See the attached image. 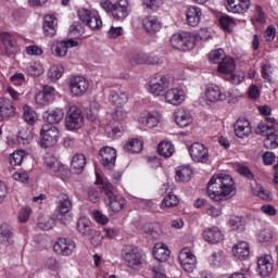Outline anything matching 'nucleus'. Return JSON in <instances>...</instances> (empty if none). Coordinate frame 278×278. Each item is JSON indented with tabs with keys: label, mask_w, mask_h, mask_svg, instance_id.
Here are the masks:
<instances>
[{
	"label": "nucleus",
	"mask_w": 278,
	"mask_h": 278,
	"mask_svg": "<svg viewBox=\"0 0 278 278\" xmlns=\"http://www.w3.org/2000/svg\"><path fill=\"white\" fill-rule=\"evenodd\" d=\"M239 175H242L243 177H247V179H254L255 176L253 175V172L248 166L241 165L238 167Z\"/></svg>",
	"instance_id": "bf43d9fd"
},
{
	"label": "nucleus",
	"mask_w": 278,
	"mask_h": 278,
	"mask_svg": "<svg viewBox=\"0 0 278 278\" xmlns=\"http://www.w3.org/2000/svg\"><path fill=\"white\" fill-rule=\"evenodd\" d=\"M232 255L238 260H247V257L251 255V251L249 250V243L245 241H239L232 247Z\"/></svg>",
	"instance_id": "2f4dec72"
},
{
	"label": "nucleus",
	"mask_w": 278,
	"mask_h": 278,
	"mask_svg": "<svg viewBox=\"0 0 278 278\" xmlns=\"http://www.w3.org/2000/svg\"><path fill=\"white\" fill-rule=\"evenodd\" d=\"M76 229L80 236H84L85 238H89L91 244L93 247H99L101 242L103 241V236H101V232L92 229V222L86 217H80L77 220Z\"/></svg>",
	"instance_id": "f03ea898"
},
{
	"label": "nucleus",
	"mask_w": 278,
	"mask_h": 278,
	"mask_svg": "<svg viewBox=\"0 0 278 278\" xmlns=\"http://www.w3.org/2000/svg\"><path fill=\"white\" fill-rule=\"evenodd\" d=\"M251 8V0H227V10L233 14H244Z\"/></svg>",
	"instance_id": "6ab92c4d"
},
{
	"label": "nucleus",
	"mask_w": 278,
	"mask_h": 278,
	"mask_svg": "<svg viewBox=\"0 0 278 278\" xmlns=\"http://www.w3.org/2000/svg\"><path fill=\"white\" fill-rule=\"evenodd\" d=\"M86 168V155L81 153H77L73 156L72 163H71V169L76 175H81Z\"/></svg>",
	"instance_id": "473e14b6"
},
{
	"label": "nucleus",
	"mask_w": 278,
	"mask_h": 278,
	"mask_svg": "<svg viewBox=\"0 0 278 278\" xmlns=\"http://www.w3.org/2000/svg\"><path fill=\"white\" fill-rule=\"evenodd\" d=\"M112 15L116 21H123L129 16V1L118 0L112 7Z\"/></svg>",
	"instance_id": "f3484780"
},
{
	"label": "nucleus",
	"mask_w": 278,
	"mask_h": 278,
	"mask_svg": "<svg viewBox=\"0 0 278 278\" xmlns=\"http://www.w3.org/2000/svg\"><path fill=\"white\" fill-rule=\"evenodd\" d=\"M109 101L112 105H115V108H123V105L129 101V94L122 89L111 90Z\"/></svg>",
	"instance_id": "4be33fe9"
},
{
	"label": "nucleus",
	"mask_w": 278,
	"mask_h": 278,
	"mask_svg": "<svg viewBox=\"0 0 278 278\" xmlns=\"http://www.w3.org/2000/svg\"><path fill=\"white\" fill-rule=\"evenodd\" d=\"M30 216H31V208L24 207L20 212L18 220H20V223H27V220H29Z\"/></svg>",
	"instance_id": "052dcab7"
},
{
	"label": "nucleus",
	"mask_w": 278,
	"mask_h": 278,
	"mask_svg": "<svg viewBox=\"0 0 278 278\" xmlns=\"http://www.w3.org/2000/svg\"><path fill=\"white\" fill-rule=\"evenodd\" d=\"M54 92H55V88L49 85H46L43 86L42 91L39 92L35 99L37 103H39V105H47L48 103H50V101H53Z\"/></svg>",
	"instance_id": "c756f323"
},
{
	"label": "nucleus",
	"mask_w": 278,
	"mask_h": 278,
	"mask_svg": "<svg viewBox=\"0 0 278 278\" xmlns=\"http://www.w3.org/2000/svg\"><path fill=\"white\" fill-rule=\"evenodd\" d=\"M46 166L50 168L51 173H60V162H58V159L51 154H47L46 157Z\"/></svg>",
	"instance_id": "a18cd8bd"
},
{
	"label": "nucleus",
	"mask_w": 278,
	"mask_h": 278,
	"mask_svg": "<svg viewBox=\"0 0 278 278\" xmlns=\"http://www.w3.org/2000/svg\"><path fill=\"white\" fill-rule=\"evenodd\" d=\"M178 260L186 273H193L197 268V256L186 248L180 251Z\"/></svg>",
	"instance_id": "dca6fc26"
},
{
	"label": "nucleus",
	"mask_w": 278,
	"mask_h": 278,
	"mask_svg": "<svg viewBox=\"0 0 278 278\" xmlns=\"http://www.w3.org/2000/svg\"><path fill=\"white\" fill-rule=\"evenodd\" d=\"M85 29L84 25L79 22H74L73 25L70 26V35L74 38H79L80 36H84Z\"/></svg>",
	"instance_id": "3c124183"
},
{
	"label": "nucleus",
	"mask_w": 278,
	"mask_h": 278,
	"mask_svg": "<svg viewBox=\"0 0 278 278\" xmlns=\"http://www.w3.org/2000/svg\"><path fill=\"white\" fill-rule=\"evenodd\" d=\"M168 86H170V81L166 77L161 76L159 81L156 79L150 81V92L154 97H160Z\"/></svg>",
	"instance_id": "cd10ccee"
},
{
	"label": "nucleus",
	"mask_w": 278,
	"mask_h": 278,
	"mask_svg": "<svg viewBox=\"0 0 278 278\" xmlns=\"http://www.w3.org/2000/svg\"><path fill=\"white\" fill-rule=\"evenodd\" d=\"M84 125V115H81V109L75 105L70 106L66 117H65V127L70 131H75L81 129Z\"/></svg>",
	"instance_id": "1a4fd4ad"
},
{
	"label": "nucleus",
	"mask_w": 278,
	"mask_h": 278,
	"mask_svg": "<svg viewBox=\"0 0 278 278\" xmlns=\"http://www.w3.org/2000/svg\"><path fill=\"white\" fill-rule=\"evenodd\" d=\"M58 33V18L55 15H46L43 17V34L45 36L53 37Z\"/></svg>",
	"instance_id": "bb28decb"
},
{
	"label": "nucleus",
	"mask_w": 278,
	"mask_h": 278,
	"mask_svg": "<svg viewBox=\"0 0 278 278\" xmlns=\"http://www.w3.org/2000/svg\"><path fill=\"white\" fill-rule=\"evenodd\" d=\"M123 34V27L112 26L108 33L109 38H118Z\"/></svg>",
	"instance_id": "774afa93"
},
{
	"label": "nucleus",
	"mask_w": 278,
	"mask_h": 278,
	"mask_svg": "<svg viewBox=\"0 0 278 278\" xmlns=\"http://www.w3.org/2000/svg\"><path fill=\"white\" fill-rule=\"evenodd\" d=\"M192 179V168L189 166L180 167L176 170V180L190 181Z\"/></svg>",
	"instance_id": "4c0bfd02"
},
{
	"label": "nucleus",
	"mask_w": 278,
	"mask_h": 278,
	"mask_svg": "<svg viewBox=\"0 0 278 278\" xmlns=\"http://www.w3.org/2000/svg\"><path fill=\"white\" fill-rule=\"evenodd\" d=\"M102 184V192L105 197V201L112 199V197H116L114 194V187L112 186V182H101Z\"/></svg>",
	"instance_id": "864d4df0"
},
{
	"label": "nucleus",
	"mask_w": 278,
	"mask_h": 278,
	"mask_svg": "<svg viewBox=\"0 0 278 278\" xmlns=\"http://www.w3.org/2000/svg\"><path fill=\"white\" fill-rule=\"evenodd\" d=\"M229 225L232 229V231H238L240 227L244 226V219L242 217L233 216L229 220Z\"/></svg>",
	"instance_id": "6e6d98bb"
},
{
	"label": "nucleus",
	"mask_w": 278,
	"mask_h": 278,
	"mask_svg": "<svg viewBox=\"0 0 278 278\" xmlns=\"http://www.w3.org/2000/svg\"><path fill=\"white\" fill-rule=\"evenodd\" d=\"M54 251L61 255H71L75 251V241L66 238H61L54 244Z\"/></svg>",
	"instance_id": "412c9836"
},
{
	"label": "nucleus",
	"mask_w": 278,
	"mask_h": 278,
	"mask_svg": "<svg viewBox=\"0 0 278 278\" xmlns=\"http://www.w3.org/2000/svg\"><path fill=\"white\" fill-rule=\"evenodd\" d=\"M189 154L193 162L199 164H205L210 160V151L200 142H194L190 146Z\"/></svg>",
	"instance_id": "f8f14e48"
},
{
	"label": "nucleus",
	"mask_w": 278,
	"mask_h": 278,
	"mask_svg": "<svg viewBox=\"0 0 278 278\" xmlns=\"http://www.w3.org/2000/svg\"><path fill=\"white\" fill-rule=\"evenodd\" d=\"M206 99L211 103H216V101H227V93L220 90V87L216 85H211L206 88Z\"/></svg>",
	"instance_id": "a878e982"
},
{
	"label": "nucleus",
	"mask_w": 278,
	"mask_h": 278,
	"mask_svg": "<svg viewBox=\"0 0 278 278\" xmlns=\"http://www.w3.org/2000/svg\"><path fill=\"white\" fill-rule=\"evenodd\" d=\"M16 114V108L12 100L8 98H0V117L10 118Z\"/></svg>",
	"instance_id": "c85d7f7f"
},
{
	"label": "nucleus",
	"mask_w": 278,
	"mask_h": 278,
	"mask_svg": "<svg viewBox=\"0 0 278 278\" xmlns=\"http://www.w3.org/2000/svg\"><path fill=\"white\" fill-rule=\"evenodd\" d=\"M257 273L261 275V277H268V275L273 273V263H270L268 256L258 258Z\"/></svg>",
	"instance_id": "c9c22d12"
},
{
	"label": "nucleus",
	"mask_w": 278,
	"mask_h": 278,
	"mask_svg": "<svg viewBox=\"0 0 278 278\" xmlns=\"http://www.w3.org/2000/svg\"><path fill=\"white\" fill-rule=\"evenodd\" d=\"M28 73L33 77H40L43 73L42 66L40 64L35 63L28 67Z\"/></svg>",
	"instance_id": "13d9d810"
},
{
	"label": "nucleus",
	"mask_w": 278,
	"mask_h": 278,
	"mask_svg": "<svg viewBox=\"0 0 278 278\" xmlns=\"http://www.w3.org/2000/svg\"><path fill=\"white\" fill-rule=\"evenodd\" d=\"M100 163L105 170H112L116 166V149L112 147H104L99 151Z\"/></svg>",
	"instance_id": "ddd939ff"
},
{
	"label": "nucleus",
	"mask_w": 278,
	"mask_h": 278,
	"mask_svg": "<svg viewBox=\"0 0 278 278\" xmlns=\"http://www.w3.org/2000/svg\"><path fill=\"white\" fill-rule=\"evenodd\" d=\"M256 191H254V194H256V197H260L261 199H269L270 198V193L266 190H264V187H262V185L256 186Z\"/></svg>",
	"instance_id": "69168bd1"
},
{
	"label": "nucleus",
	"mask_w": 278,
	"mask_h": 278,
	"mask_svg": "<svg viewBox=\"0 0 278 278\" xmlns=\"http://www.w3.org/2000/svg\"><path fill=\"white\" fill-rule=\"evenodd\" d=\"M56 200L59 205V220H61L63 225H68V223L73 220V216H71V210H73V201L66 193H59L56 195Z\"/></svg>",
	"instance_id": "423d86ee"
},
{
	"label": "nucleus",
	"mask_w": 278,
	"mask_h": 278,
	"mask_svg": "<svg viewBox=\"0 0 278 278\" xmlns=\"http://www.w3.org/2000/svg\"><path fill=\"white\" fill-rule=\"evenodd\" d=\"M176 124L180 127H188L190 123H192V115L190 114V111L178 109V111L174 114Z\"/></svg>",
	"instance_id": "f704fd0d"
},
{
	"label": "nucleus",
	"mask_w": 278,
	"mask_h": 278,
	"mask_svg": "<svg viewBox=\"0 0 278 278\" xmlns=\"http://www.w3.org/2000/svg\"><path fill=\"white\" fill-rule=\"evenodd\" d=\"M153 255L155 260L162 264V262H168V258L170 257V250H168L164 243H156L154 245Z\"/></svg>",
	"instance_id": "7c9ffc66"
},
{
	"label": "nucleus",
	"mask_w": 278,
	"mask_h": 278,
	"mask_svg": "<svg viewBox=\"0 0 278 278\" xmlns=\"http://www.w3.org/2000/svg\"><path fill=\"white\" fill-rule=\"evenodd\" d=\"M142 27L148 34H157L162 29V22L157 17L149 15L142 20Z\"/></svg>",
	"instance_id": "393cba45"
},
{
	"label": "nucleus",
	"mask_w": 278,
	"mask_h": 278,
	"mask_svg": "<svg viewBox=\"0 0 278 278\" xmlns=\"http://www.w3.org/2000/svg\"><path fill=\"white\" fill-rule=\"evenodd\" d=\"M55 225V219L51 217H41L38 222L39 229H42V231H49V229H53V226Z\"/></svg>",
	"instance_id": "8fccbe9b"
},
{
	"label": "nucleus",
	"mask_w": 278,
	"mask_h": 278,
	"mask_svg": "<svg viewBox=\"0 0 278 278\" xmlns=\"http://www.w3.org/2000/svg\"><path fill=\"white\" fill-rule=\"evenodd\" d=\"M92 216H93L94 220H97V223H100V225H108V223H109V220H110V219L108 218V216L101 214V212H99V211H97V210H94V211L92 212Z\"/></svg>",
	"instance_id": "680f3d73"
},
{
	"label": "nucleus",
	"mask_w": 278,
	"mask_h": 278,
	"mask_svg": "<svg viewBox=\"0 0 278 278\" xmlns=\"http://www.w3.org/2000/svg\"><path fill=\"white\" fill-rule=\"evenodd\" d=\"M248 94L250 99H260V88H257V85H251Z\"/></svg>",
	"instance_id": "338daca9"
},
{
	"label": "nucleus",
	"mask_w": 278,
	"mask_h": 278,
	"mask_svg": "<svg viewBox=\"0 0 278 278\" xmlns=\"http://www.w3.org/2000/svg\"><path fill=\"white\" fill-rule=\"evenodd\" d=\"M207 194L213 201H227L236 194L233 178L226 174L213 176L207 184Z\"/></svg>",
	"instance_id": "f257e3e1"
},
{
	"label": "nucleus",
	"mask_w": 278,
	"mask_h": 278,
	"mask_svg": "<svg viewBox=\"0 0 278 278\" xmlns=\"http://www.w3.org/2000/svg\"><path fill=\"white\" fill-rule=\"evenodd\" d=\"M122 256L129 268H138L144 262V254L132 245H126L123 249Z\"/></svg>",
	"instance_id": "6e6552de"
},
{
	"label": "nucleus",
	"mask_w": 278,
	"mask_h": 278,
	"mask_svg": "<svg viewBox=\"0 0 278 278\" xmlns=\"http://www.w3.org/2000/svg\"><path fill=\"white\" fill-rule=\"evenodd\" d=\"M16 51H18V49L16 48L15 37L10 33H2L0 35V53L10 58L14 55Z\"/></svg>",
	"instance_id": "9d476101"
},
{
	"label": "nucleus",
	"mask_w": 278,
	"mask_h": 278,
	"mask_svg": "<svg viewBox=\"0 0 278 278\" xmlns=\"http://www.w3.org/2000/svg\"><path fill=\"white\" fill-rule=\"evenodd\" d=\"M165 100L170 105H181L186 101V92L180 88H172L165 92Z\"/></svg>",
	"instance_id": "a211bd4d"
},
{
	"label": "nucleus",
	"mask_w": 278,
	"mask_h": 278,
	"mask_svg": "<svg viewBox=\"0 0 278 278\" xmlns=\"http://www.w3.org/2000/svg\"><path fill=\"white\" fill-rule=\"evenodd\" d=\"M78 16L81 23H86L90 29H101L103 27V22L101 16L97 12H91L89 10L83 9L78 11Z\"/></svg>",
	"instance_id": "9b49d317"
},
{
	"label": "nucleus",
	"mask_w": 278,
	"mask_h": 278,
	"mask_svg": "<svg viewBox=\"0 0 278 278\" xmlns=\"http://www.w3.org/2000/svg\"><path fill=\"white\" fill-rule=\"evenodd\" d=\"M31 138H34V136L31 135V130H29L28 128H22L17 135V142H20L21 144H27L29 140H31Z\"/></svg>",
	"instance_id": "09e8293b"
},
{
	"label": "nucleus",
	"mask_w": 278,
	"mask_h": 278,
	"mask_svg": "<svg viewBox=\"0 0 278 278\" xmlns=\"http://www.w3.org/2000/svg\"><path fill=\"white\" fill-rule=\"evenodd\" d=\"M177 205H179V199L173 193H168L167 195H165L162 202L163 207H175Z\"/></svg>",
	"instance_id": "603ef678"
},
{
	"label": "nucleus",
	"mask_w": 278,
	"mask_h": 278,
	"mask_svg": "<svg viewBox=\"0 0 278 278\" xmlns=\"http://www.w3.org/2000/svg\"><path fill=\"white\" fill-rule=\"evenodd\" d=\"M79 42L74 39H67L63 41H53L51 45V52L56 58H65L68 53V49H73V47H78Z\"/></svg>",
	"instance_id": "4468645a"
},
{
	"label": "nucleus",
	"mask_w": 278,
	"mask_h": 278,
	"mask_svg": "<svg viewBox=\"0 0 278 278\" xmlns=\"http://www.w3.org/2000/svg\"><path fill=\"white\" fill-rule=\"evenodd\" d=\"M258 242H270L273 240V233L270 230H262L257 237Z\"/></svg>",
	"instance_id": "e2e57ef3"
},
{
	"label": "nucleus",
	"mask_w": 278,
	"mask_h": 278,
	"mask_svg": "<svg viewBox=\"0 0 278 278\" xmlns=\"http://www.w3.org/2000/svg\"><path fill=\"white\" fill-rule=\"evenodd\" d=\"M169 42L178 51H190L194 49L197 37L191 33H177L172 36Z\"/></svg>",
	"instance_id": "39448f33"
},
{
	"label": "nucleus",
	"mask_w": 278,
	"mask_h": 278,
	"mask_svg": "<svg viewBox=\"0 0 278 278\" xmlns=\"http://www.w3.org/2000/svg\"><path fill=\"white\" fill-rule=\"evenodd\" d=\"M128 153H140L142 151V141L140 139H131L124 146Z\"/></svg>",
	"instance_id": "58836bf2"
},
{
	"label": "nucleus",
	"mask_w": 278,
	"mask_h": 278,
	"mask_svg": "<svg viewBox=\"0 0 278 278\" xmlns=\"http://www.w3.org/2000/svg\"><path fill=\"white\" fill-rule=\"evenodd\" d=\"M187 23L190 27H197L201 23V17L203 16V11L201 8L191 5L186 11Z\"/></svg>",
	"instance_id": "5701e85b"
},
{
	"label": "nucleus",
	"mask_w": 278,
	"mask_h": 278,
	"mask_svg": "<svg viewBox=\"0 0 278 278\" xmlns=\"http://www.w3.org/2000/svg\"><path fill=\"white\" fill-rule=\"evenodd\" d=\"M89 86L84 76H73L70 79V90L74 97H84L88 92Z\"/></svg>",
	"instance_id": "2eb2a0df"
},
{
	"label": "nucleus",
	"mask_w": 278,
	"mask_h": 278,
	"mask_svg": "<svg viewBox=\"0 0 278 278\" xmlns=\"http://www.w3.org/2000/svg\"><path fill=\"white\" fill-rule=\"evenodd\" d=\"M219 25L224 29H229V27H233V25H236V23L233 22V20L230 16L224 15L219 18Z\"/></svg>",
	"instance_id": "4d7b16f0"
},
{
	"label": "nucleus",
	"mask_w": 278,
	"mask_h": 278,
	"mask_svg": "<svg viewBox=\"0 0 278 278\" xmlns=\"http://www.w3.org/2000/svg\"><path fill=\"white\" fill-rule=\"evenodd\" d=\"M141 123L144 127H148V129H153V127H157L160 118L157 115H153V113H148V115L141 119Z\"/></svg>",
	"instance_id": "c03bdc74"
},
{
	"label": "nucleus",
	"mask_w": 278,
	"mask_h": 278,
	"mask_svg": "<svg viewBox=\"0 0 278 278\" xmlns=\"http://www.w3.org/2000/svg\"><path fill=\"white\" fill-rule=\"evenodd\" d=\"M23 118L28 125H34L36 123V111L29 105L23 106Z\"/></svg>",
	"instance_id": "a19ab883"
},
{
	"label": "nucleus",
	"mask_w": 278,
	"mask_h": 278,
	"mask_svg": "<svg viewBox=\"0 0 278 278\" xmlns=\"http://www.w3.org/2000/svg\"><path fill=\"white\" fill-rule=\"evenodd\" d=\"M105 202L110 205L112 212H121L125 207L126 200L121 195H113Z\"/></svg>",
	"instance_id": "e433bc0d"
},
{
	"label": "nucleus",
	"mask_w": 278,
	"mask_h": 278,
	"mask_svg": "<svg viewBox=\"0 0 278 278\" xmlns=\"http://www.w3.org/2000/svg\"><path fill=\"white\" fill-rule=\"evenodd\" d=\"M40 147L42 149H49L58 144V138H60V130H58V127L51 124H46L40 130Z\"/></svg>",
	"instance_id": "0eeeda50"
},
{
	"label": "nucleus",
	"mask_w": 278,
	"mask_h": 278,
	"mask_svg": "<svg viewBox=\"0 0 278 278\" xmlns=\"http://www.w3.org/2000/svg\"><path fill=\"white\" fill-rule=\"evenodd\" d=\"M0 243L2 247H11V244H14V236L10 229H4L0 232Z\"/></svg>",
	"instance_id": "37998d69"
},
{
	"label": "nucleus",
	"mask_w": 278,
	"mask_h": 278,
	"mask_svg": "<svg viewBox=\"0 0 278 278\" xmlns=\"http://www.w3.org/2000/svg\"><path fill=\"white\" fill-rule=\"evenodd\" d=\"M203 238L206 242L216 244L218 242H222L223 232H220V229H218V227L206 228L203 232Z\"/></svg>",
	"instance_id": "72a5a7b5"
},
{
	"label": "nucleus",
	"mask_w": 278,
	"mask_h": 278,
	"mask_svg": "<svg viewBox=\"0 0 278 278\" xmlns=\"http://www.w3.org/2000/svg\"><path fill=\"white\" fill-rule=\"evenodd\" d=\"M142 3L149 10H157L162 5V0H142Z\"/></svg>",
	"instance_id": "0e129e2a"
},
{
	"label": "nucleus",
	"mask_w": 278,
	"mask_h": 278,
	"mask_svg": "<svg viewBox=\"0 0 278 278\" xmlns=\"http://www.w3.org/2000/svg\"><path fill=\"white\" fill-rule=\"evenodd\" d=\"M235 127V134L237 138H249L251 134H253V129L251 128V123L248 122V119H237V122L233 125Z\"/></svg>",
	"instance_id": "aec40b11"
},
{
	"label": "nucleus",
	"mask_w": 278,
	"mask_h": 278,
	"mask_svg": "<svg viewBox=\"0 0 278 278\" xmlns=\"http://www.w3.org/2000/svg\"><path fill=\"white\" fill-rule=\"evenodd\" d=\"M25 160V150H17L11 154L10 164L12 166H21Z\"/></svg>",
	"instance_id": "49530a36"
},
{
	"label": "nucleus",
	"mask_w": 278,
	"mask_h": 278,
	"mask_svg": "<svg viewBox=\"0 0 278 278\" xmlns=\"http://www.w3.org/2000/svg\"><path fill=\"white\" fill-rule=\"evenodd\" d=\"M152 277L153 278H166V270L164 269V265L157 264L152 267Z\"/></svg>",
	"instance_id": "5fc2aeb1"
},
{
	"label": "nucleus",
	"mask_w": 278,
	"mask_h": 278,
	"mask_svg": "<svg viewBox=\"0 0 278 278\" xmlns=\"http://www.w3.org/2000/svg\"><path fill=\"white\" fill-rule=\"evenodd\" d=\"M225 58H227V56L225 55V51L223 49L212 51L208 54V60L213 64H220V62H223V60H225Z\"/></svg>",
	"instance_id": "de8ad7c7"
},
{
	"label": "nucleus",
	"mask_w": 278,
	"mask_h": 278,
	"mask_svg": "<svg viewBox=\"0 0 278 278\" xmlns=\"http://www.w3.org/2000/svg\"><path fill=\"white\" fill-rule=\"evenodd\" d=\"M157 151L163 157H170V155L175 153V147L172 142H161L157 147Z\"/></svg>",
	"instance_id": "ea45409f"
},
{
	"label": "nucleus",
	"mask_w": 278,
	"mask_h": 278,
	"mask_svg": "<svg viewBox=\"0 0 278 278\" xmlns=\"http://www.w3.org/2000/svg\"><path fill=\"white\" fill-rule=\"evenodd\" d=\"M218 71L224 75L226 81H230L233 86H238L244 81V76L236 75V62L227 56L218 64Z\"/></svg>",
	"instance_id": "7ed1b4c3"
},
{
	"label": "nucleus",
	"mask_w": 278,
	"mask_h": 278,
	"mask_svg": "<svg viewBox=\"0 0 278 278\" xmlns=\"http://www.w3.org/2000/svg\"><path fill=\"white\" fill-rule=\"evenodd\" d=\"M64 75V66L62 65H52L48 72V77L52 81H58Z\"/></svg>",
	"instance_id": "79ce46f5"
},
{
	"label": "nucleus",
	"mask_w": 278,
	"mask_h": 278,
	"mask_svg": "<svg viewBox=\"0 0 278 278\" xmlns=\"http://www.w3.org/2000/svg\"><path fill=\"white\" fill-rule=\"evenodd\" d=\"M278 125L277 124H265L261 123L258 124L255 134H258V136H263V134H266V139L264 140V147L265 149H277L278 147V134L273 132L277 131Z\"/></svg>",
	"instance_id": "20e7f679"
},
{
	"label": "nucleus",
	"mask_w": 278,
	"mask_h": 278,
	"mask_svg": "<svg viewBox=\"0 0 278 278\" xmlns=\"http://www.w3.org/2000/svg\"><path fill=\"white\" fill-rule=\"evenodd\" d=\"M43 121L49 123L48 125H58L64 119V111L62 109H50L43 112Z\"/></svg>",
	"instance_id": "b1692460"
}]
</instances>
